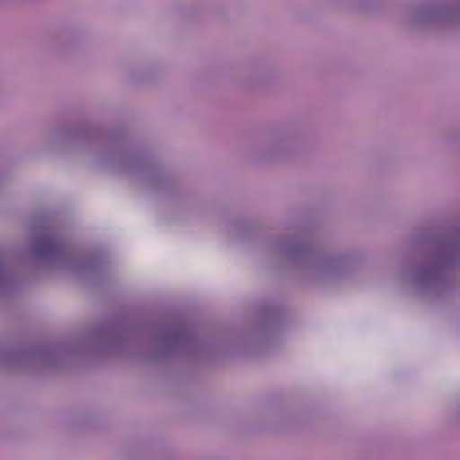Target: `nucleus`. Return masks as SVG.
Listing matches in <instances>:
<instances>
[{
  "label": "nucleus",
  "mask_w": 460,
  "mask_h": 460,
  "mask_svg": "<svg viewBox=\"0 0 460 460\" xmlns=\"http://www.w3.org/2000/svg\"><path fill=\"white\" fill-rule=\"evenodd\" d=\"M443 259L448 260V259H454L453 257H444Z\"/></svg>",
  "instance_id": "f257e3e1"
},
{
  "label": "nucleus",
  "mask_w": 460,
  "mask_h": 460,
  "mask_svg": "<svg viewBox=\"0 0 460 460\" xmlns=\"http://www.w3.org/2000/svg\"><path fill=\"white\" fill-rule=\"evenodd\" d=\"M439 261H440V262H443L444 261H443V260H440Z\"/></svg>",
  "instance_id": "f03ea898"
}]
</instances>
